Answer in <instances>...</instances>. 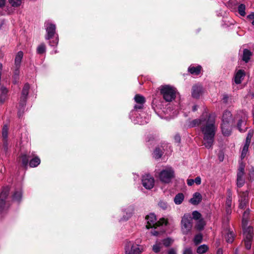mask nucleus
Returning <instances> with one entry per match:
<instances>
[{
    "mask_svg": "<svg viewBox=\"0 0 254 254\" xmlns=\"http://www.w3.org/2000/svg\"><path fill=\"white\" fill-rule=\"evenodd\" d=\"M208 249L209 248L207 245L203 244L199 246L197 248L196 250V252L199 254H203L207 252V251L208 250Z\"/></svg>",
    "mask_w": 254,
    "mask_h": 254,
    "instance_id": "nucleus-30",
    "label": "nucleus"
},
{
    "mask_svg": "<svg viewBox=\"0 0 254 254\" xmlns=\"http://www.w3.org/2000/svg\"><path fill=\"white\" fill-rule=\"evenodd\" d=\"M3 148L5 151H7L8 149L7 139H2Z\"/></svg>",
    "mask_w": 254,
    "mask_h": 254,
    "instance_id": "nucleus-50",
    "label": "nucleus"
},
{
    "mask_svg": "<svg viewBox=\"0 0 254 254\" xmlns=\"http://www.w3.org/2000/svg\"><path fill=\"white\" fill-rule=\"evenodd\" d=\"M251 56L252 53L250 50L247 49H244L243 51V54L242 57L243 61L246 63H248L249 61Z\"/></svg>",
    "mask_w": 254,
    "mask_h": 254,
    "instance_id": "nucleus-26",
    "label": "nucleus"
},
{
    "mask_svg": "<svg viewBox=\"0 0 254 254\" xmlns=\"http://www.w3.org/2000/svg\"><path fill=\"white\" fill-rule=\"evenodd\" d=\"M174 139L177 143H180L181 142V137L179 134L175 135Z\"/></svg>",
    "mask_w": 254,
    "mask_h": 254,
    "instance_id": "nucleus-53",
    "label": "nucleus"
},
{
    "mask_svg": "<svg viewBox=\"0 0 254 254\" xmlns=\"http://www.w3.org/2000/svg\"><path fill=\"white\" fill-rule=\"evenodd\" d=\"M243 234L246 248L249 250L251 248V241L253 237V228L249 226L243 230Z\"/></svg>",
    "mask_w": 254,
    "mask_h": 254,
    "instance_id": "nucleus-7",
    "label": "nucleus"
},
{
    "mask_svg": "<svg viewBox=\"0 0 254 254\" xmlns=\"http://www.w3.org/2000/svg\"><path fill=\"white\" fill-rule=\"evenodd\" d=\"M146 220L147 224L146 227L147 229L156 228L160 225H167L168 224V221L166 219L164 218L160 219L159 221H157L156 216L153 213H150L146 216Z\"/></svg>",
    "mask_w": 254,
    "mask_h": 254,
    "instance_id": "nucleus-4",
    "label": "nucleus"
},
{
    "mask_svg": "<svg viewBox=\"0 0 254 254\" xmlns=\"http://www.w3.org/2000/svg\"><path fill=\"white\" fill-rule=\"evenodd\" d=\"M185 196L182 193H179L175 196L174 201L176 204H181L184 200Z\"/></svg>",
    "mask_w": 254,
    "mask_h": 254,
    "instance_id": "nucleus-25",
    "label": "nucleus"
},
{
    "mask_svg": "<svg viewBox=\"0 0 254 254\" xmlns=\"http://www.w3.org/2000/svg\"><path fill=\"white\" fill-rule=\"evenodd\" d=\"M23 53L22 51L18 52L15 58L14 63H15V69L14 71V74L13 76V78H14V80L13 82L14 83L17 82V79L18 78L19 75V68L20 66V64L21 62V60L23 58Z\"/></svg>",
    "mask_w": 254,
    "mask_h": 254,
    "instance_id": "nucleus-9",
    "label": "nucleus"
},
{
    "mask_svg": "<svg viewBox=\"0 0 254 254\" xmlns=\"http://www.w3.org/2000/svg\"><path fill=\"white\" fill-rule=\"evenodd\" d=\"M248 192L247 191L239 193V208L244 209L248 203Z\"/></svg>",
    "mask_w": 254,
    "mask_h": 254,
    "instance_id": "nucleus-13",
    "label": "nucleus"
},
{
    "mask_svg": "<svg viewBox=\"0 0 254 254\" xmlns=\"http://www.w3.org/2000/svg\"><path fill=\"white\" fill-rule=\"evenodd\" d=\"M8 128L7 126L4 125L3 127L2 130V139H7L8 137Z\"/></svg>",
    "mask_w": 254,
    "mask_h": 254,
    "instance_id": "nucleus-38",
    "label": "nucleus"
},
{
    "mask_svg": "<svg viewBox=\"0 0 254 254\" xmlns=\"http://www.w3.org/2000/svg\"><path fill=\"white\" fill-rule=\"evenodd\" d=\"M46 52V46L44 43L41 44L37 49L38 54H42Z\"/></svg>",
    "mask_w": 254,
    "mask_h": 254,
    "instance_id": "nucleus-36",
    "label": "nucleus"
},
{
    "mask_svg": "<svg viewBox=\"0 0 254 254\" xmlns=\"http://www.w3.org/2000/svg\"><path fill=\"white\" fill-rule=\"evenodd\" d=\"M160 93L166 102H171L176 98L175 88L169 85L162 86L160 88Z\"/></svg>",
    "mask_w": 254,
    "mask_h": 254,
    "instance_id": "nucleus-5",
    "label": "nucleus"
},
{
    "mask_svg": "<svg viewBox=\"0 0 254 254\" xmlns=\"http://www.w3.org/2000/svg\"><path fill=\"white\" fill-rule=\"evenodd\" d=\"M183 254H193L191 248H186L184 250Z\"/></svg>",
    "mask_w": 254,
    "mask_h": 254,
    "instance_id": "nucleus-48",
    "label": "nucleus"
},
{
    "mask_svg": "<svg viewBox=\"0 0 254 254\" xmlns=\"http://www.w3.org/2000/svg\"><path fill=\"white\" fill-rule=\"evenodd\" d=\"M245 167V164L242 161L240 162L239 163L237 177V185L239 188H241L243 186L245 183V180L244 178Z\"/></svg>",
    "mask_w": 254,
    "mask_h": 254,
    "instance_id": "nucleus-8",
    "label": "nucleus"
},
{
    "mask_svg": "<svg viewBox=\"0 0 254 254\" xmlns=\"http://www.w3.org/2000/svg\"><path fill=\"white\" fill-rule=\"evenodd\" d=\"M249 144H245L243 147V148L242 151L241 158V160L243 159L247 155V154L248 152V149L249 147Z\"/></svg>",
    "mask_w": 254,
    "mask_h": 254,
    "instance_id": "nucleus-31",
    "label": "nucleus"
},
{
    "mask_svg": "<svg viewBox=\"0 0 254 254\" xmlns=\"http://www.w3.org/2000/svg\"><path fill=\"white\" fill-rule=\"evenodd\" d=\"M245 75V72L244 70L242 69L239 70L235 74L234 77L235 82L237 84H240Z\"/></svg>",
    "mask_w": 254,
    "mask_h": 254,
    "instance_id": "nucleus-21",
    "label": "nucleus"
},
{
    "mask_svg": "<svg viewBox=\"0 0 254 254\" xmlns=\"http://www.w3.org/2000/svg\"><path fill=\"white\" fill-rule=\"evenodd\" d=\"M228 99H229V96L228 95L224 94L223 95L222 100H223V102H224L225 103H227Z\"/></svg>",
    "mask_w": 254,
    "mask_h": 254,
    "instance_id": "nucleus-52",
    "label": "nucleus"
},
{
    "mask_svg": "<svg viewBox=\"0 0 254 254\" xmlns=\"http://www.w3.org/2000/svg\"><path fill=\"white\" fill-rule=\"evenodd\" d=\"M232 204V196L231 194L229 193V194L227 196L226 200V206L228 207L229 208H231Z\"/></svg>",
    "mask_w": 254,
    "mask_h": 254,
    "instance_id": "nucleus-45",
    "label": "nucleus"
},
{
    "mask_svg": "<svg viewBox=\"0 0 254 254\" xmlns=\"http://www.w3.org/2000/svg\"><path fill=\"white\" fill-rule=\"evenodd\" d=\"M205 225V223L204 220L202 219L198 220L196 227L198 230H201L203 229L204 226Z\"/></svg>",
    "mask_w": 254,
    "mask_h": 254,
    "instance_id": "nucleus-40",
    "label": "nucleus"
},
{
    "mask_svg": "<svg viewBox=\"0 0 254 254\" xmlns=\"http://www.w3.org/2000/svg\"><path fill=\"white\" fill-rule=\"evenodd\" d=\"M202 240V235L201 234H197L196 236H195L193 241L195 245H198V244L201 242Z\"/></svg>",
    "mask_w": 254,
    "mask_h": 254,
    "instance_id": "nucleus-42",
    "label": "nucleus"
},
{
    "mask_svg": "<svg viewBox=\"0 0 254 254\" xmlns=\"http://www.w3.org/2000/svg\"><path fill=\"white\" fill-rule=\"evenodd\" d=\"M131 213L130 212L129 213H127V217H123V218L122 219L123 220H127L129 217H130L131 216Z\"/></svg>",
    "mask_w": 254,
    "mask_h": 254,
    "instance_id": "nucleus-56",
    "label": "nucleus"
},
{
    "mask_svg": "<svg viewBox=\"0 0 254 254\" xmlns=\"http://www.w3.org/2000/svg\"><path fill=\"white\" fill-rule=\"evenodd\" d=\"M246 6L244 4H241L238 6V11L239 13L242 16H244L246 15Z\"/></svg>",
    "mask_w": 254,
    "mask_h": 254,
    "instance_id": "nucleus-32",
    "label": "nucleus"
},
{
    "mask_svg": "<svg viewBox=\"0 0 254 254\" xmlns=\"http://www.w3.org/2000/svg\"><path fill=\"white\" fill-rule=\"evenodd\" d=\"M141 242L140 239L127 242L125 246V254H141L144 251V246L140 245Z\"/></svg>",
    "mask_w": 254,
    "mask_h": 254,
    "instance_id": "nucleus-2",
    "label": "nucleus"
},
{
    "mask_svg": "<svg viewBox=\"0 0 254 254\" xmlns=\"http://www.w3.org/2000/svg\"><path fill=\"white\" fill-rule=\"evenodd\" d=\"M5 0H0V7H2L4 6Z\"/></svg>",
    "mask_w": 254,
    "mask_h": 254,
    "instance_id": "nucleus-57",
    "label": "nucleus"
},
{
    "mask_svg": "<svg viewBox=\"0 0 254 254\" xmlns=\"http://www.w3.org/2000/svg\"><path fill=\"white\" fill-rule=\"evenodd\" d=\"M196 106H194V107H193V111H196Z\"/></svg>",
    "mask_w": 254,
    "mask_h": 254,
    "instance_id": "nucleus-62",
    "label": "nucleus"
},
{
    "mask_svg": "<svg viewBox=\"0 0 254 254\" xmlns=\"http://www.w3.org/2000/svg\"><path fill=\"white\" fill-rule=\"evenodd\" d=\"M163 154L162 151L159 148H156L154 151L153 157L156 159L161 158Z\"/></svg>",
    "mask_w": 254,
    "mask_h": 254,
    "instance_id": "nucleus-37",
    "label": "nucleus"
},
{
    "mask_svg": "<svg viewBox=\"0 0 254 254\" xmlns=\"http://www.w3.org/2000/svg\"><path fill=\"white\" fill-rule=\"evenodd\" d=\"M216 254H223V251L222 249L220 248L218 249Z\"/></svg>",
    "mask_w": 254,
    "mask_h": 254,
    "instance_id": "nucleus-60",
    "label": "nucleus"
},
{
    "mask_svg": "<svg viewBox=\"0 0 254 254\" xmlns=\"http://www.w3.org/2000/svg\"><path fill=\"white\" fill-rule=\"evenodd\" d=\"M2 68V65L0 63V79H1V71Z\"/></svg>",
    "mask_w": 254,
    "mask_h": 254,
    "instance_id": "nucleus-61",
    "label": "nucleus"
},
{
    "mask_svg": "<svg viewBox=\"0 0 254 254\" xmlns=\"http://www.w3.org/2000/svg\"><path fill=\"white\" fill-rule=\"evenodd\" d=\"M40 158L38 157H35L30 160L29 166L31 167H36L40 164Z\"/></svg>",
    "mask_w": 254,
    "mask_h": 254,
    "instance_id": "nucleus-28",
    "label": "nucleus"
},
{
    "mask_svg": "<svg viewBox=\"0 0 254 254\" xmlns=\"http://www.w3.org/2000/svg\"><path fill=\"white\" fill-rule=\"evenodd\" d=\"M1 94H0V103H3L6 98L7 90L4 87L0 88Z\"/></svg>",
    "mask_w": 254,
    "mask_h": 254,
    "instance_id": "nucleus-27",
    "label": "nucleus"
},
{
    "mask_svg": "<svg viewBox=\"0 0 254 254\" xmlns=\"http://www.w3.org/2000/svg\"><path fill=\"white\" fill-rule=\"evenodd\" d=\"M217 128L215 118L211 115L206 116L205 120L202 121L200 130L203 135V142L205 147H212Z\"/></svg>",
    "mask_w": 254,
    "mask_h": 254,
    "instance_id": "nucleus-1",
    "label": "nucleus"
},
{
    "mask_svg": "<svg viewBox=\"0 0 254 254\" xmlns=\"http://www.w3.org/2000/svg\"><path fill=\"white\" fill-rule=\"evenodd\" d=\"M253 133L252 132H250V131L249 132V133L247 134V137H246L245 144H249V145L250 144L251 139L253 137Z\"/></svg>",
    "mask_w": 254,
    "mask_h": 254,
    "instance_id": "nucleus-46",
    "label": "nucleus"
},
{
    "mask_svg": "<svg viewBox=\"0 0 254 254\" xmlns=\"http://www.w3.org/2000/svg\"><path fill=\"white\" fill-rule=\"evenodd\" d=\"M194 180V183H195L196 185H200L201 182V180L200 177H197L195 178Z\"/></svg>",
    "mask_w": 254,
    "mask_h": 254,
    "instance_id": "nucleus-51",
    "label": "nucleus"
},
{
    "mask_svg": "<svg viewBox=\"0 0 254 254\" xmlns=\"http://www.w3.org/2000/svg\"><path fill=\"white\" fill-rule=\"evenodd\" d=\"M192 219L195 220H200L201 219V214L198 212L197 211H194L192 213Z\"/></svg>",
    "mask_w": 254,
    "mask_h": 254,
    "instance_id": "nucleus-44",
    "label": "nucleus"
},
{
    "mask_svg": "<svg viewBox=\"0 0 254 254\" xmlns=\"http://www.w3.org/2000/svg\"><path fill=\"white\" fill-rule=\"evenodd\" d=\"M58 41L59 39L58 37H57L56 38L55 40H53V41H50L49 42V45L51 46H56L58 44Z\"/></svg>",
    "mask_w": 254,
    "mask_h": 254,
    "instance_id": "nucleus-49",
    "label": "nucleus"
},
{
    "mask_svg": "<svg viewBox=\"0 0 254 254\" xmlns=\"http://www.w3.org/2000/svg\"><path fill=\"white\" fill-rule=\"evenodd\" d=\"M232 121V115L230 112L228 111H225L222 116V123H227L230 124V122Z\"/></svg>",
    "mask_w": 254,
    "mask_h": 254,
    "instance_id": "nucleus-22",
    "label": "nucleus"
},
{
    "mask_svg": "<svg viewBox=\"0 0 254 254\" xmlns=\"http://www.w3.org/2000/svg\"><path fill=\"white\" fill-rule=\"evenodd\" d=\"M151 233L152 235L153 236H157L159 234L158 231L154 230L152 231Z\"/></svg>",
    "mask_w": 254,
    "mask_h": 254,
    "instance_id": "nucleus-58",
    "label": "nucleus"
},
{
    "mask_svg": "<svg viewBox=\"0 0 254 254\" xmlns=\"http://www.w3.org/2000/svg\"><path fill=\"white\" fill-rule=\"evenodd\" d=\"M194 184V180L193 179H188L187 180V184L189 186H192Z\"/></svg>",
    "mask_w": 254,
    "mask_h": 254,
    "instance_id": "nucleus-54",
    "label": "nucleus"
},
{
    "mask_svg": "<svg viewBox=\"0 0 254 254\" xmlns=\"http://www.w3.org/2000/svg\"><path fill=\"white\" fill-rule=\"evenodd\" d=\"M247 120V116L246 114L243 113L242 118L240 119L237 124V128L241 132H245L247 127H246V124Z\"/></svg>",
    "mask_w": 254,
    "mask_h": 254,
    "instance_id": "nucleus-16",
    "label": "nucleus"
},
{
    "mask_svg": "<svg viewBox=\"0 0 254 254\" xmlns=\"http://www.w3.org/2000/svg\"><path fill=\"white\" fill-rule=\"evenodd\" d=\"M22 198V191L21 190H16L12 195L14 201H19Z\"/></svg>",
    "mask_w": 254,
    "mask_h": 254,
    "instance_id": "nucleus-29",
    "label": "nucleus"
},
{
    "mask_svg": "<svg viewBox=\"0 0 254 254\" xmlns=\"http://www.w3.org/2000/svg\"><path fill=\"white\" fill-rule=\"evenodd\" d=\"M10 4L13 7H17L22 3V0H9Z\"/></svg>",
    "mask_w": 254,
    "mask_h": 254,
    "instance_id": "nucleus-39",
    "label": "nucleus"
},
{
    "mask_svg": "<svg viewBox=\"0 0 254 254\" xmlns=\"http://www.w3.org/2000/svg\"><path fill=\"white\" fill-rule=\"evenodd\" d=\"M173 240L169 238L165 239L162 241L163 245H164L166 247H168L169 246H170L173 243Z\"/></svg>",
    "mask_w": 254,
    "mask_h": 254,
    "instance_id": "nucleus-41",
    "label": "nucleus"
},
{
    "mask_svg": "<svg viewBox=\"0 0 254 254\" xmlns=\"http://www.w3.org/2000/svg\"><path fill=\"white\" fill-rule=\"evenodd\" d=\"M206 117L202 116L200 119H196L191 121H189L188 122V127H194L198 126L201 127L202 121L205 120Z\"/></svg>",
    "mask_w": 254,
    "mask_h": 254,
    "instance_id": "nucleus-18",
    "label": "nucleus"
},
{
    "mask_svg": "<svg viewBox=\"0 0 254 254\" xmlns=\"http://www.w3.org/2000/svg\"><path fill=\"white\" fill-rule=\"evenodd\" d=\"M174 177L175 172L172 167H167L162 170L159 174L160 180L164 183H169Z\"/></svg>",
    "mask_w": 254,
    "mask_h": 254,
    "instance_id": "nucleus-6",
    "label": "nucleus"
},
{
    "mask_svg": "<svg viewBox=\"0 0 254 254\" xmlns=\"http://www.w3.org/2000/svg\"><path fill=\"white\" fill-rule=\"evenodd\" d=\"M22 163L24 167L27 166L28 165L29 159L31 156H28L26 154H23L21 156Z\"/></svg>",
    "mask_w": 254,
    "mask_h": 254,
    "instance_id": "nucleus-33",
    "label": "nucleus"
},
{
    "mask_svg": "<svg viewBox=\"0 0 254 254\" xmlns=\"http://www.w3.org/2000/svg\"><path fill=\"white\" fill-rule=\"evenodd\" d=\"M221 131L224 136H229L231 133V127L230 124L222 123L221 124Z\"/></svg>",
    "mask_w": 254,
    "mask_h": 254,
    "instance_id": "nucleus-19",
    "label": "nucleus"
},
{
    "mask_svg": "<svg viewBox=\"0 0 254 254\" xmlns=\"http://www.w3.org/2000/svg\"><path fill=\"white\" fill-rule=\"evenodd\" d=\"M29 85L28 84H25L22 89L19 102L20 106H21V108H23L26 104L27 96L29 93Z\"/></svg>",
    "mask_w": 254,
    "mask_h": 254,
    "instance_id": "nucleus-14",
    "label": "nucleus"
},
{
    "mask_svg": "<svg viewBox=\"0 0 254 254\" xmlns=\"http://www.w3.org/2000/svg\"><path fill=\"white\" fill-rule=\"evenodd\" d=\"M201 70V66L198 65L197 66H190L188 68V71L192 74L198 75Z\"/></svg>",
    "mask_w": 254,
    "mask_h": 254,
    "instance_id": "nucleus-24",
    "label": "nucleus"
},
{
    "mask_svg": "<svg viewBox=\"0 0 254 254\" xmlns=\"http://www.w3.org/2000/svg\"><path fill=\"white\" fill-rule=\"evenodd\" d=\"M234 238V234L232 231H229L226 236V241L228 243H231L233 242Z\"/></svg>",
    "mask_w": 254,
    "mask_h": 254,
    "instance_id": "nucleus-34",
    "label": "nucleus"
},
{
    "mask_svg": "<svg viewBox=\"0 0 254 254\" xmlns=\"http://www.w3.org/2000/svg\"><path fill=\"white\" fill-rule=\"evenodd\" d=\"M142 183L145 188L150 190L154 187V179L151 175L145 174L142 176Z\"/></svg>",
    "mask_w": 254,
    "mask_h": 254,
    "instance_id": "nucleus-11",
    "label": "nucleus"
},
{
    "mask_svg": "<svg viewBox=\"0 0 254 254\" xmlns=\"http://www.w3.org/2000/svg\"><path fill=\"white\" fill-rule=\"evenodd\" d=\"M226 210L227 214H230L231 213V208H229L228 207L226 206Z\"/></svg>",
    "mask_w": 254,
    "mask_h": 254,
    "instance_id": "nucleus-59",
    "label": "nucleus"
},
{
    "mask_svg": "<svg viewBox=\"0 0 254 254\" xmlns=\"http://www.w3.org/2000/svg\"><path fill=\"white\" fill-rule=\"evenodd\" d=\"M202 87L201 85H194L192 88V96L195 98H198L202 93Z\"/></svg>",
    "mask_w": 254,
    "mask_h": 254,
    "instance_id": "nucleus-17",
    "label": "nucleus"
},
{
    "mask_svg": "<svg viewBox=\"0 0 254 254\" xmlns=\"http://www.w3.org/2000/svg\"><path fill=\"white\" fill-rule=\"evenodd\" d=\"M162 248V244L160 242H157L153 246V251L155 253H158L160 251Z\"/></svg>",
    "mask_w": 254,
    "mask_h": 254,
    "instance_id": "nucleus-35",
    "label": "nucleus"
},
{
    "mask_svg": "<svg viewBox=\"0 0 254 254\" xmlns=\"http://www.w3.org/2000/svg\"><path fill=\"white\" fill-rule=\"evenodd\" d=\"M158 206L161 208V209L163 210H166L168 207V203L163 200H160L158 203Z\"/></svg>",
    "mask_w": 254,
    "mask_h": 254,
    "instance_id": "nucleus-43",
    "label": "nucleus"
},
{
    "mask_svg": "<svg viewBox=\"0 0 254 254\" xmlns=\"http://www.w3.org/2000/svg\"><path fill=\"white\" fill-rule=\"evenodd\" d=\"M202 200V195L199 192H196L193 193L192 197L190 200V202L193 205L198 204Z\"/></svg>",
    "mask_w": 254,
    "mask_h": 254,
    "instance_id": "nucleus-20",
    "label": "nucleus"
},
{
    "mask_svg": "<svg viewBox=\"0 0 254 254\" xmlns=\"http://www.w3.org/2000/svg\"><path fill=\"white\" fill-rule=\"evenodd\" d=\"M134 99L135 102L137 104V105H135L134 106V108L136 110L142 109L143 107V105L145 102V98L140 94H137L135 96Z\"/></svg>",
    "mask_w": 254,
    "mask_h": 254,
    "instance_id": "nucleus-15",
    "label": "nucleus"
},
{
    "mask_svg": "<svg viewBox=\"0 0 254 254\" xmlns=\"http://www.w3.org/2000/svg\"><path fill=\"white\" fill-rule=\"evenodd\" d=\"M45 27L47 33L45 39L49 40L56 34V25L49 21H47L45 23Z\"/></svg>",
    "mask_w": 254,
    "mask_h": 254,
    "instance_id": "nucleus-10",
    "label": "nucleus"
},
{
    "mask_svg": "<svg viewBox=\"0 0 254 254\" xmlns=\"http://www.w3.org/2000/svg\"><path fill=\"white\" fill-rule=\"evenodd\" d=\"M247 18L252 21V24L254 26V12H253L248 15L247 16Z\"/></svg>",
    "mask_w": 254,
    "mask_h": 254,
    "instance_id": "nucleus-47",
    "label": "nucleus"
},
{
    "mask_svg": "<svg viewBox=\"0 0 254 254\" xmlns=\"http://www.w3.org/2000/svg\"><path fill=\"white\" fill-rule=\"evenodd\" d=\"M192 228V218L190 213H185L182 217L181 221V231L184 235H188L191 232Z\"/></svg>",
    "mask_w": 254,
    "mask_h": 254,
    "instance_id": "nucleus-3",
    "label": "nucleus"
},
{
    "mask_svg": "<svg viewBox=\"0 0 254 254\" xmlns=\"http://www.w3.org/2000/svg\"><path fill=\"white\" fill-rule=\"evenodd\" d=\"M168 254H176V252L174 249H171L168 251Z\"/></svg>",
    "mask_w": 254,
    "mask_h": 254,
    "instance_id": "nucleus-55",
    "label": "nucleus"
},
{
    "mask_svg": "<svg viewBox=\"0 0 254 254\" xmlns=\"http://www.w3.org/2000/svg\"><path fill=\"white\" fill-rule=\"evenodd\" d=\"M250 213L249 209H247L243 213V219H242V227L243 230L245 228H247L249 226H247L248 225V220Z\"/></svg>",
    "mask_w": 254,
    "mask_h": 254,
    "instance_id": "nucleus-23",
    "label": "nucleus"
},
{
    "mask_svg": "<svg viewBox=\"0 0 254 254\" xmlns=\"http://www.w3.org/2000/svg\"><path fill=\"white\" fill-rule=\"evenodd\" d=\"M10 189L8 187H4L0 193V211L3 210L5 205V200L9 194Z\"/></svg>",
    "mask_w": 254,
    "mask_h": 254,
    "instance_id": "nucleus-12",
    "label": "nucleus"
}]
</instances>
